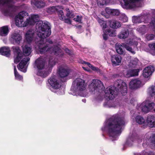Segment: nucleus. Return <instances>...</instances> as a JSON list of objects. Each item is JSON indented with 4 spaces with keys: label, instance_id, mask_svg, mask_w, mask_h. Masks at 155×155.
Here are the masks:
<instances>
[{
    "label": "nucleus",
    "instance_id": "8",
    "mask_svg": "<svg viewBox=\"0 0 155 155\" xmlns=\"http://www.w3.org/2000/svg\"><path fill=\"white\" fill-rule=\"evenodd\" d=\"M124 3L121 5L124 8L131 9L136 7H141L143 4L142 0H123Z\"/></svg>",
    "mask_w": 155,
    "mask_h": 155
},
{
    "label": "nucleus",
    "instance_id": "38",
    "mask_svg": "<svg viewBox=\"0 0 155 155\" xmlns=\"http://www.w3.org/2000/svg\"><path fill=\"white\" fill-rule=\"evenodd\" d=\"M133 22L135 23H139L142 22V21L140 19V17L139 16L137 17L134 16L133 17Z\"/></svg>",
    "mask_w": 155,
    "mask_h": 155
},
{
    "label": "nucleus",
    "instance_id": "16",
    "mask_svg": "<svg viewBox=\"0 0 155 155\" xmlns=\"http://www.w3.org/2000/svg\"><path fill=\"white\" fill-rule=\"evenodd\" d=\"M31 4L38 8H41L45 7V3L44 0H31Z\"/></svg>",
    "mask_w": 155,
    "mask_h": 155
},
{
    "label": "nucleus",
    "instance_id": "15",
    "mask_svg": "<svg viewBox=\"0 0 155 155\" xmlns=\"http://www.w3.org/2000/svg\"><path fill=\"white\" fill-rule=\"evenodd\" d=\"M35 35V32L34 30H30L26 33L25 36L26 40L28 42H31L34 39Z\"/></svg>",
    "mask_w": 155,
    "mask_h": 155
},
{
    "label": "nucleus",
    "instance_id": "23",
    "mask_svg": "<svg viewBox=\"0 0 155 155\" xmlns=\"http://www.w3.org/2000/svg\"><path fill=\"white\" fill-rule=\"evenodd\" d=\"M9 32L8 26H5L0 28V36H7Z\"/></svg>",
    "mask_w": 155,
    "mask_h": 155
},
{
    "label": "nucleus",
    "instance_id": "12",
    "mask_svg": "<svg viewBox=\"0 0 155 155\" xmlns=\"http://www.w3.org/2000/svg\"><path fill=\"white\" fill-rule=\"evenodd\" d=\"M122 58L119 54H115L112 55L111 58V61L113 66H116L120 65L121 63Z\"/></svg>",
    "mask_w": 155,
    "mask_h": 155
},
{
    "label": "nucleus",
    "instance_id": "35",
    "mask_svg": "<svg viewBox=\"0 0 155 155\" xmlns=\"http://www.w3.org/2000/svg\"><path fill=\"white\" fill-rule=\"evenodd\" d=\"M14 73L15 79L20 81L23 79V77L17 71L15 66H14Z\"/></svg>",
    "mask_w": 155,
    "mask_h": 155
},
{
    "label": "nucleus",
    "instance_id": "41",
    "mask_svg": "<svg viewBox=\"0 0 155 155\" xmlns=\"http://www.w3.org/2000/svg\"><path fill=\"white\" fill-rule=\"evenodd\" d=\"M111 15H118L120 14V12L117 9H112Z\"/></svg>",
    "mask_w": 155,
    "mask_h": 155
},
{
    "label": "nucleus",
    "instance_id": "7",
    "mask_svg": "<svg viewBox=\"0 0 155 155\" xmlns=\"http://www.w3.org/2000/svg\"><path fill=\"white\" fill-rule=\"evenodd\" d=\"M48 82L51 87V91L59 94H61L59 91L61 87V82L57 77L55 76H52L48 80Z\"/></svg>",
    "mask_w": 155,
    "mask_h": 155
},
{
    "label": "nucleus",
    "instance_id": "31",
    "mask_svg": "<svg viewBox=\"0 0 155 155\" xmlns=\"http://www.w3.org/2000/svg\"><path fill=\"white\" fill-rule=\"evenodd\" d=\"M110 0H97V2L98 5L102 7L105 5H106L110 2Z\"/></svg>",
    "mask_w": 155,
    "mask_h": 155
},
{
    "label": "nucleus",
    "instance_id": "18",
    "mask_svg": "<svg viewBox=\"0 0 155 155\" xmlns=\"http://www.w3.org/2000/svg\"><path fill=\"white\" fill-rule=\"evenodd\" d=\"M58 73L60 77L64 78L69 74V71L64 66H60L58 68Z\"/></svg>",
    "mask_w": 155,
    "mask_h": 155
},
{
    "label": "nucleus",
    "instance_id": "59",
    "mask_svg": "<svg viewBox=\"0 0 155 155\" xmlns=\"http://www.w3.org/2000/svg\"><path fill=\"white\" fill-rule=\"evenodd\" d=\"M42 82V80H39V82H39L40 83H41Z\"/></svg>",
    "mask_w": 155,
    "mask_h": 155
},
{
    "label": "nucleus",
    "instance_id": "43",
    "mask_svg": "<svg viewBox=\"0 0 155 155\" xmlns=\"http://www.w3.org/2000/svg\"><path fill=\"white\" fill-rule=\"evenodd\" d=\"M112 9H110L109 7H107L105 9V11L106 13L108 15H111V14L112 12Z\"/></svg>",
    "mask_w": 155,
    "mask_h": 155
},
{
    "label": "nucleus",
    "instance_id": "17",
    "mask_svg": "<svg viewBox=\"0 0 155 155\" xmlns=\"http://www.w3.org/2000/svg\"><path fill=\"white\" fill-rule=\"evenodd\" d=\"M78 80L76 78L73 82L72 86L69 93L74 96H77L78 93Z\"/></svg>",
    "mask_w": 155,
    "mask_h": 155
},
{
    "label": "nucleus",
    "instance_id": "20",
    "mask_svg": "<svg viewBox=\"0 0 155 155\" xmlns=\"http://www.w3.org/2000/svg\"><path fill=\"white\" fill-rule=\"evenodd\" d=\"M10 48L8 47H3L0 48V54L7 57H9L11 55Z\"/></svg>",
    "mask_w": 155,
    "mask_h": 155
},
{
    "label": "nucleus",
    "instance_id": "34",
    "mask_svg": "<svg viewBox=\"0 0 155 155\" xmlns=\"http://www.w3.org/2000/svg\"><path fill=\"white\" fill-rule=\"evenodd\" d=\"M135 120L136 122L140 124H143L145 121L144 118L140 115L136 116L135 117Z\"/></svg>",
    "mask_w": 155,
    "mask_h": 155
},
{
    "label": "nucleus",
    "instance_id": "42",
    "mask_svg": "<svg viewBox=\"0 0 155 155\" xmlns=\"http://www.w3.org/2000/svg\"><path fill=\"white\" fill-rule=\"evenodd\" d=\"M155 38V35H154L153 34L149 35H147L146 37V38L148 41L153 40Z\"/></svg>",
    "mask_w": 155,
    "mask_h": 155
},
{
    "label": "nucleus",
    "instance_id": "50",
    "mask_svg": "<svg viewBox=\"0 0 155 155\" xmlns=\"http://www.w3.org/2000/svg\"><path fill=\"white\" fill-rule=\"evenodd\" d=\"M82 17H80L78 15V23H82Z\"/></svg>",
    "mask_w": 155,
    "mask_h": 155
},
{
    "label": "nucleus",
    "instance_id": "57",
    "mask_svg": "<svg viewBox=\"0 0 155 155\" xmlns=\"http://www.w3.org/2000/svg\"><path fill=\"white\" fill-rule=\"evenodd\" d=\"M152 13L153 15H155V9H154L153 10Z\"/></svg>",
    "mask_w": 155,
    "mask_h": 155
},
{
    "label": "nucleus",
    "instance_id": "13",
    "mask_svg": "<svg viewBox=\"0 0 155 155\" xmlns=\"http://www.w3.org/2000/svg\"><path fill=\"white\" fill-rule=\"evenodd\" d=\"M154 71V67L150 66L145 68L143 71V75L145 78H148L152 74Z\"/></svg>",
    "mask_w": 155,
    "mask_h": 155
},
{
    "label": "nucleus",
    "instance_id": "26",
    "mask_svg": "<svg viewBox=\"0 0 155 155\" xmlns=\"http://www.w3.org/2000/svg\"><path fill=\"white\" fill-rule=\"evenodd\" d=\"M58 15L60 19L64 20L65 22L68 24H71V21L69 18L65 19L63 11L60 10L58 12Z\"/></svg>",
    "mask_w": 155,
    "mask_h": 155
},
{
    "label": "nucleus",
    "instance_id": "11",
    "mask_svg": "<svg viewBox=\"0 0 155 155\" xmlns=\"http://www.w3.org/2000/svg\"><path fill=\"white\" fill-rule=\"evenodd\" d=\"M87 84L85 81L81 78H78V95L84 97L85 95L84 91L86 89Z\"/></svg>",
    "mask_w": 155,
    "mask_h": 155
},
{
    "label": "nucleus",
    "instance_id": "33",
    "mask_svg": "<svg viewBox=\"0 0 155 155\" xmlns=\"http://www.w3.org/2000/svg\"><path fill=\"white\" fill-rule=\"evenodd\" d=\"M146 106H147L150 111L154 108L155 103L153 102H150L149 101L146 100L145 102Z\"/></svg>",
    "mask_w": 155,
    "mask_h": 155
},
{
    "label": "nucleus",
    "instance_id": "14",
    "mask_svg": "<svg viewBox=\"0 0 155 155\" xmlns=\"http://www.w3.org/2000/svg\"><path fill=\"white\" fill-rule=\"evenodd\" d=\"M141 83V81L138 79H133L130 81L129 86L131 89H137L140 87Z\"/></svg>",
    "mask_w": 155,
    "mask_h": 155
},
{
    "label": "nucleus",
    "instance_id": "29",
    "mask_svg": "<svg viewBox=\"0 0 155 155\" xmlns=\"http://www.w3.org/2000/svg\"><path fill=\"white\" fill-rule=\"evenodd\" d=\"M23 48V52L25 55L26 56H28L30 55L31 52V49L28 45H25V46L23 47L22 46Z\"/></svg>",
    "mask_w": 155,
    "mask_h": 155
},
{
    "label": "nucleus",
    "instance_id": "5",
    "mask_svg": "<svg viewBox=\"0 0 155 155\" xmlns=\"http://www.w3.org/2000/svg\"><path fill=\"white\" fill-rule=\"evenodd\" d=\"M12 49L13 50L14 55L15 63L17 64L22 59L21 62L19 63L18 66H17V67L20 71L24 73L26 72L28 64V62L30 59L29 58L25 57L18 47L13 46Z\"/></svg>",
    "mask_w": 155,
    "mask_h": 155
},
{
    "label": "nucleus",
    "instance_id": "40",
    "mask_svg": "<svg viewBox=\"0 0 155 155\" xmlns=\"http://www.w3.org/2000/svg\"><path fill=\"white\" fill-rule=\"evenodd\" d=\"M138 60L137 58H135L134 60H132L130 62V64L133 65V67L137 65Z\"/></svg>",
    "mask_w": 155,
    "mask_h": 155
},
{
    "label": "nucleus",
    "instance_id": "3",
    "mask_svg": "<svg viewBox=\"0 0 155 155\" xmlns=\"http://www.w3.org/2000/svg\"><path fill=\"white\" fill-rule=\"evenodd\" d=\"M125 124L124 118L119 114H116L112 116L109 119L107 125L109 136L115 138L118 135H120Z\"/></svg>",
    "mask_w": 155,
    "mask_h": 155
},
{
    "label": "nucleus",
    "instance_id": "1",
    "mask_svg": "<svg viewBox=\"0 0 155 155\" xmlns=\"http://www.w3.org/2000/svg\"><path fill=\"white\" fill-rule=\"evenodd\" d=\"M36 34L38 38L35 39V48L41 54L46 52L53 53L59 57L62 56L63 53L58 46L51 48L46 43L48 42L50 44L53 43L50 39H46L51 34L50 24L47 21H38L36 26Z\"/></svg>",
    "mask_w": 155,
    "mask_h": 155
},
{
    "label": "nucleus",
    "instance_id": "25",
    "mask_svg": "<svg viewBox=\"0 0 155 155\" xmlns=\"http://www.w3.org/2000/svg\"><path fill=\"white\" fill-rule=\"evenodd\" d=\"M139 70L138 69L130 70L128 71L126 76L128 77L137 76Z\"/></svg>",
    "mask_w": 155,
    "mask_h": 155
},
{
    "label": "nucleus",
    "instance_id": "54",
    "mask_svg": "<svg viewBox=\"0 0 155 155\" xmlns=\"http://www.w3.org/2000/svg\"><path fill=\"white\" fill-rule=\"evenodd\" d=\"M65 51L67 53H68L69 54H70V51L68 49L66 48L65 49Z\"/></svg>",
    "mask_w": 155,
    "mask_h": 155
},
{
    "label": "nucleus",
    "instance_id": "52",
    "mask_svg": "<svg viewBox=\"0 0 155 155\" xmlns=\"http://www.w3.org/2000/svg\"><path fill=\"white\" fill-rule=\"evenodd\" d=\"M98 22L100 23V25H101V24H103V23H104L105 22L103 21L102 20H101V19H100L98 21Z\"/></svg>",
    "mask_w": 155,
    "mask_h": 155
},
{
    "label": "nucleus",
    "instance_id": "10",
    "mask_svg": "<svg viewBox=\"0 0 155 155\" xmlns=\"http://www.w3.org/2000/svg\"><path fill=\"white\" fill-rule=\"evenodd\" d=\"M102 86H103L102 83L100 80L97 79H93L91 83L88 86V90L90 92L98 91Z\"/></svg>",
    "mask_w": 155,
    "mask_h": 155
},
{
    "label": "nucleus",
    "instance_id": "27",
    "mask_svg": "<svg viewBox=\"0 0 155 155\" xmlns=\"http://www.w3.org/2000/svg\"><path fill=\"white\" fill-rule=\"evenodd\" d=\"M123 45L119 44H116L115 45V48L117 52L120 54H123L124 53V50L123 48Z\"/></svg>",
    "mask_w": 155,
    "mask_h": 155
},
{
    "label": "nucleus",
    "instance_id": "60",
    "mask_svg": "<svg viewBox=\"0 0 155 155\" xmlns=\"http://www.w3.org/2000/svg\"><path fill=\"white\" fill-rule=\"evenodd\" d=\"M154 112H155V109H154Z\"/></svg>",
    "mask_w": 155,
    "mask_h": 155
},
{
    "label": "nucleus",
    "instance_id": "48",
    "mask_svg": "<svg viewBox=\"0 0 155 155\" xmlns=\"http://www.w3.org/2000/svg\"><path fill=\"white\" fill-rule=\"evenodd\" d=\"M101 26L102 28L103 31H104V30H106L105 28H107V24L105 22L104 23H103V24H101Z\"/></svg>",
    "mask_w": 155,
    "mask_h": 155
},
{
    "label": "nucleus",
    "instance_id": "45",
    "mask_svg": "<svg viewBox=\"0 0 155 155\" xmlns=\"http://www.w3.org/2000/svg\"><path fill=\"white\" fill-rule=\"evenodd\" d=\"M150 24H152L151 26L153 27V29H155V16L151 20Z\"/></svg>",
    "mask_w": 155,
    "mask_h": 155
},
{
    "label": "nucleus",
    "instance_id": "46",
    "mask_svg": "<svg viewBox=\"0 0 155 155\" xmlns=\"http://www.w3.org/2000/svg\"><path fill=\"white\" fill-rule=\"evenodd\" d=\"M66 10L67 12L66 16L69 18L71 16V14L72 12H71L69 9L68 8H66Z\"/></svg>",
    "mask_w": 155,
    "mask_h": 155
},
{
    "label": "nucleus",
    "instance_id": "53",
    "mask_svg": "<svg viewBox=\"0 0 155 155\" xmlns=\"http://www.w3.org/2000/svg\"><path fill=\"white\" fill-rule=\"evenodd\" d=\"M146 17H147L148 18L147 19V21H148V20L149 19V18H150V14H147L146 16H145L144 17L145 18Z\"/></svg>",
    "mask_w": 155,
    "mask_h": 155
},
{
    "label": "nucleus",
    "instance_id": "51",
    "mask_svg": "<svg viewBox=\"0 0 155 155\" xmlns=\"http://www.w3.org/2000/svg\"><path fill=\"white\" fill-rule=\"evenodd\" d=\"M137 138V136H135L134 138L133 139V135H132L131 136V138H130V139L133 142L135 141L136 139Z\"/></svg>",
    "mask_w": 155,
    "mask_h": 155
},
{
    "label": "nucleus",
    "instance_id": "56",
    "mask_svg": "<svg viewBox=\"0 0 155 155\" xmlns=\"http://www.w3.org/2000/svg\"><path fill=\"white\" fill-rule=\"evenodd\" d=\"M77 18H74V21H78V16H77Z\"/></svg>",
    "mask_w": 155,
    "mask_h": 155
},
{
    "label": "nucleus",
    "instance_id": "55",
    "mask_svg": "<svg viewBox=\"0 0 155 155\" xmlns=\"http://www.w3.org/2000/svg\"><path fill=\"white\" fill-rule=\"evenodd\" d=\"M74 17V15L72 12L71 13V16L69 17V18H73Z\"/></svg>",
    "mask_w": 155,
    "mask_h": 155
},
{
    "label": "nucleus",
    "instance_id": "36",
    "mask_svg": "<svg viewBox=\"0 0 155 155\" xmlns=\"http://www.w3.org/2000/svg\"><path fill=\"white\" fill-rule=\"evenodd\" d=\"M148 93L151 96L155 95V86H152L148 88Z\"/></svg>",
    "mask_w": 155,
    "mask_h": 155
},
{
    "label": "nucleus",
    "instance_id": "39",
    "mask_svg": "<svg viewBox=\"0 0 155 155\" xmlns=\"http://www.w3.org/2000/svg\"><path fill=\"white\" fill-rule=\"evenodd\" d=\"M141 110L143 112H144L146 113H147L150 111L147 106H146L145 104L142 107Z\"/></svg>",
    "mask_w": 155,
    "mask_h": 155
},
{
    "label": "nucleus",
    "instance_id": "6",
    "mask_svg": "<svg viewBox=\"0 0 155 155\" xmlns=\"http://www.w3.org/2000/svg\"><path fill=\"white\" fill-rule=\"evenodd\" d=\"M28 15V13L25 11L20 12L15 17V20L16 25L19 27H25L28 25H33L39 19L38 15L32 14L30 17L24 21L23 18L25 16Z\"/></svg>",
    "mask_w": 155,
    "mask_h": 155
},
{
    "label": "nucleus",
    "instance_id": "19",
    "mask_svg": "<svg viewBox=\"0 0 155 155\" xmlns=\"http://www.w3.org/2000/svg\"><path fill=\"white\" fill-rule=\"evenodd\" d=\"M129 31L127 28H125L122 30L117 36L118 38L121 39H125L128 38L129 35Z\"/></svg>",
    "mask_w": 155,
    "mask_h": 155
},
{
    "label": "nucleus",
    "instance_id": "9",
    "mask_svg": "<svg viewBox=\"0 0 155 155\" xmlns=\"http://www.w3.org/2000/svg\"><path fill=\"white\" fill-rule=\"evenodd\" d=\"M22 38L19 31H15L10 34L9 40L12 44L19 45L22 41Z\"/></svg>",
    "mask_w": 155,
    "mask_h": 155
},
{
    "label": "nucleus",
    "instance_id": "21",
    "mask_svg": "<svg viewBox=\"0 0 155 155\" xmlns=\"http://www.w3.org/2000/svg\"><path fill=\"white\" fill-rule=\"evenodd\" d=\"M147 122L150 127H155V117L153 115H148L147 117Z\"/></svg>",
    "mask_w": 155,
    "mask_h": 155
},
{
    "label": "nucleus",
    "instance_id": "49",
    "mask_svg": "<svg viewBox=\"0 0 155 155\" xmlns=\"http://www.w3.org/2000/svg\"><path fill=\"white\" fill-rule=\"evenodd\" d=\"M145 155H155V153L150 151L148 153H145Z\"/></svg>",
    "mask_w": 155,
    "mask_h": 155
},
{
    "label": "nucleus",
    "instance_id": "2",
    "mask_svg": "<svg viewBox=\"0 0 155 155\" xmlns=\"http://www.w3.org/2000/svg\"><path fill=\"white\" fill-rule=\"evenodd\" d=\"M56 63V59L51 56H41L35 61L34 67L37 70L38 75L45 78L51 72Z\"/></svg>",
    "mask_w": 155,
    "mask_h": 155
},
{
    "label": "nucleus",
    "instance_id": "22",
    "mask_svg": "<svg viewBox=\"0 0 155 155\" xmlns=\"http://www.w3.org/2000/svg\"><path fill=\"white\" fill-rule=\"evenodd\" d=\"M63 9L62 7L61 6L56 5L49 7L47 9V12L50 14L56 11H58V13L60 10Z\"/></svg>",
    "mask_w": 155,
    "mask_h": 155
},
{
    "label": "nucleus",
    "instance_id": "4",
    "mask_svg": "<svg viewBox=\"0 0 155 155\" xmlns=\"http://www.w3.org/2000/svg\"><path fill=\"white\" fill-rule=\"evenodd\" d=\"M127 91V86L126 83L121 79H118L114 82L113 86L108 87L104 92L105 96L110 100H112L120 93L123 96L126 95Z\"/></svg>",
    "mask_w": 155,
    "mask_h": 155
},
{
    "label": "nucleus",
    "instance_id": "44",
    "mask_svg": "<svg viewBox=\"0 0 155 155\" xmlns=\"http://www.w3.org/2000/svg\"><path fill=\"white\" fill-rule=\"evenodd\" d=\"M103 32H104V34L103 35V39L105 40H107L108 39V35L107 33H106L107 32L105 30H104H104Z\"/></svg>",
    "mask_w": 155,
    "mask_h": 155
},
{
    "label": "nucleus",
    "instance_id": "28",
    "mask_svg": "<svg viewBox=\"0 0 155 155\" xmlns=\"http://www.w3.org/2000/svg\"><path fill=\"white\" fill-rule=\"evenodd\" d=\"M81 63L82 64H87V65L90 67L91 69L93 71H96L97 73H100L101 71L100 69L97 67L94 66L93 65L91 64L89 62H86L84 61H82Z\"/></svg>",
    "mask_w": 155,
    "mask_h": 155
},
{
    "label": "nucleus",
    "instance_id": "24",
    "mask_svg": "<svg viewBox=\"0 0 155 155\" xmlns=\"http://www.w3.org/2000/svg\"><path fill=\"white\" fill-rule=\"evenodd\" d=\"M110 26L114 29H117L121 26L120 22L115 20H112L110 21Z\"/></svg>",
    "mask_w": 155,
    "mask_h": 155
},
{
    "label": "nucleus",
    "instance_id": "32",
    "mask_svg": "<svg viewBox=\"0 0 155 155\" xmlns=\"http://www.w3.org/2000/svg\"><path fill=\"white\" fill-rule=\"evenodd\" d=\"M122 45L127 51H129L132 54H134L136 53L135 52L133 48L129 46L128 44L122 43Z\"/></svg>",
    "mask_w": 155,
    "mask_h": 155
},
{
    "label": "nucleus",
    "instance_id": "47",
    "mask_svg": "<svg viewBox=\"0 0 155 155\" xmlns=\"http://www.w3.org/2000/svg\"><path fill=\"white\" fill-rule=\"evenodd\" d=\"M149 46L150 49L155 51V43L153 44H149Z\"/></svg>",
    "mask_w": 155,
    "mask_h": 155
},
{
    "label": "nucleus",
    "instance_id": "37",
    "mask_svg": "<svg viewBox=\"0 0 155 155\" xmlns=\"http://www.w3.org/2000/svg\"><path fill=\"white\" fill-rule=\"evenodd\" d=\"M150 144L155 148V134H153L150 137Z\"/></svg>",
    "mask_w": 155,
    "mask_h": 155
},
{
    "label": "nucleus",
    "instance_id": "30",
    "mask_svg": "<svg viewBox=\"0 0 155 155\" xmlns=\"http://www.w3.org/2000/svg\"><path fill=\"white\" fill-rule=\"evenodd\" d=\"M108 35L110 37H115L116 36V30L114 29H107L105 30Z\"/></svg>",
    "mask_w": 155,
    "mask_h": 155
},
{
    "label": "nucleus",
    "instance_id": "58",
    "mask_svg": "<svg viewBox=\"0 0 155 155\" xmlns=\"http://www.w3.org/2000/svg\"><path fill=\"white\" fill-rule=\"evenodd\" d=\"M82 27V26L81 25H78V29L80 28V29H81V28Z\"/></svg>",
    "mask_w": 155,
    "mask_h": 155
}]
</instances>
